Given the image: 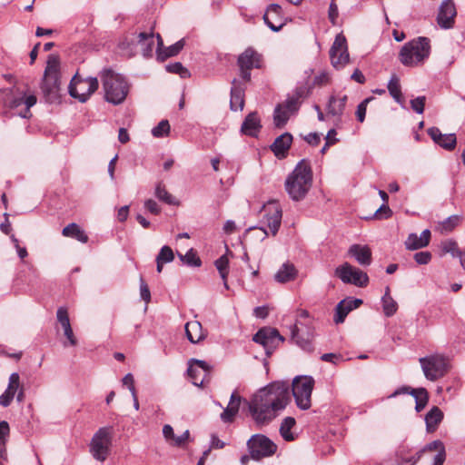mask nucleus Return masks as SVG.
Returning a JSON list of instances; mask_svg holds the SVG:
<instances>
[{"mask_svg": "<svg viewBox=\"0 0 465 465\" xmlns=\"http://www.w3.org/2000/svg\"><path fill=\"white\" fill-rule=\"evenodd\" d=\"M290 401L287 383L274 381L260 389L249 402V411L259 425L272 421L279 411L285 409Z\"/></svg>", "mask_w": 465, "mask_h": 465, "instance_id": "obj_1", "label": "nucleus"}, {"mask_svg": "<svg viewBox=\"0 0 465 465\" xmlns=\"http://www.w3.org/2000/svg\"><path fill=\"white\" fill-rule=\"evenodd\" d=\"M312 170L310 161L301 160L285 180L284 187L292 201L305 198L312 185Z\"/></svg>", "mask_w": 465, "mask_h": 465, "instance_id": "obj_2", "label": "nucleus"}, {"mask_svg": "<svg viewBox=\"0 0 465 465\" xmlns=\"http://www.w3.org/2000/svg\"><path fill=\"white\" fill-rule=\"evenodd\" d=\"M100 78L106 102L114 105L121 104L126 99L130 86L126 79L112 69L105 68L101 71Z\"/></svg>", "mask_w": 465, "mask_h": 465, "instance_id": "obj_3", "label": "nucleus"}, {"mask_svg": "<svg viewBox=\"0 0 465 465\" xmlns=\"http://www.w3.org/2000/svg\"><path fill=\"white\" fill-rule=\"evenodd\" d=\"M430 54V39L419 36L403 45L399 53V60L405 66L414 67L423 64Z\"/></svg>", "mask_w": 465, "mask_h": 465, "instance_id": "obj_4", "label": "nucleus"}, {"mask_svg": "<svg viewBox=\"0 0 465 465\" xmlns=\"http://www.w3.org/2000/svg\"><path fill=\"white\" fill-rule=\"evenodd\" d=\"M60 84V59L56 54H50L41 84V90L46 102L54 103L58 100Z\"/></svg>", "mask_w": 465, "mask_h": 465, "instance_id": "obj_5", "label": "nucleus"}, {"mask_svg": "<svg viewBox=\"0 0 465 465\" xmlns=\"http://www.w3.org/2000/svg\"><path fill=\"white\" fill-rule=\"evenodd\" d=\"M113 439L111 427L100 428L92 437L89 444V451L93 458L104 462L110 454Z\"/></svg>", "mask_w": 465, "mask_h": 465, "instance_id": "obj_6", "label": "nucleus"}, {"mask_svg": "<svg viewBox=\"0 0 465 465\" xmlns=\"http://www.w3.org/2000/svg\"><path fill=\"white\" fill-rule=\"evenodd\" d=\"M314 380L312 376H298L292 381V394L296 405L301 410H308L312 405V392Z\"/></svg>", "mask_w": 465, "mask_h": 465, "instance_id": "obj_7", "label": "nucleus"}, {"mask_svg": "<svg viewBox=\"0 0 465 465\" xmlns=\"http://www.w3.org/2000/svg\"><path fill=\"white\" fill-rule=\"evenodd\" d=\"M99 83L96 77L83 78L76 74L68 86L69 94L80 102H86L98 89Z\"/></svg>", "mask_w": 465, "mask_h": 465, "instance_id": "obj_8", "label": "nucleus"}, {"mask_svg": "<svg viewBox=\"0 0 465 465\" xmlns=\"http://www.w3.org/2000/svg\"><path fill=\"white\" fill-rule=\"evenodd\" d=\"M252 460H261L271 457L277 451V445L263 434H254L247 441Z\"/></svg>", "mask_w": 465, "mask_h": 465, "instance_id": "obj_9", "label": "nucleus"}, {"mask_svg": "<svg viewBox=\"0 0 465 465\" xmlns=\"http://www.w3.org/2000/svg\"><path fill=\"white\" fill-rule=\"evenodd\" d=\"M425 377L430 381H437L447 372L446 359L439 354L420 358L419 360Z\"/></svg>", "mask_w": 465, "mask_h": 465, "instance_id": "obj_10", "label": "nucleus"}, {"mask_svg": "<svg viewBox=\"0 0 465 465\" xmlns=\"http://www.w3.org/2000/svg\"><path fill=\"white\" fill-rule=\"evenodd\" d=\"M237 65L242 79L249 82L251 80V70L262 67V56L254 48L248 47L238 56Z\"/></svg>", "mask_w": 465, "mask_h": 465, "instance_id": "obj_11", "label": "nucleus"}, {"mask_svg": "<svg viewBox=\"0 0 465 465\" xmlns=\"http://www.w3.org/2000/svg\"><path fill=\"white\" fill-rule=\"evenodd\" d=\"M335 276L342 282L353 284L358 287H366L369 283V277L366 272L353 267L349 262H344L335 269Z\"/></svg>", "mask_w": 465, "mask_h": 465, "instance_id": "obj_12", "label": "nucleus"}, {"mask_svg": "<svg viewBox=\"0 0 465 465\" xmlns=\"http://www.w3.org/2000/svg\"><path fill=\"white\" fill-rule=\"evenodd\" d=\"M252 341L261 344L265 350L266 355L269 357L279 344L284 341V338L280 334L277 329L263 327L253 335Z\"/></svg>", "mask_w": 465, "mask_h": 465, "instance_id": "obj_13", "label": "nucleus"}, {"mask_svg": "<svg viewBox=\"0 0 465 465\" xmlns=\"http://www.w3.org/2000/svg\"><path fill=\"white\" fill-rule=\"evenodd\" d=\"M331 62L333 67L339 69L344 67L349 62L347 41L343 35H336L330 50Z\"/></svg>", "mask_w": 465, "mask_h": 465, "instance_id": "obj_14", "label": "nucleus"}, {"mask_svg": "<svg viewBox=\"0 0 465 465\" xmlns=\"http://www.w3.org/2000/svg\"><path fill=\"white\" fill-rule=\"evenodd\" d=\"M262 223L267 225L272 235L278 232L282 217L281 206L276 202H269L262 208Z\"/></svg>", "mask_w": 465, "mask_h": 465, "instance_id": "obj_15", "label": "nucleus"}, {"mask_svg": "<svg viewBox=\"0 0 465 465\" xmlns=\"http://www.w3.org/2000/svg\"><path fill=\"white\" fill-rule=\"evenodd\" d=\"M188 364L187 373L193 384L197 387H202L206 377L210 374V365L206 361L197 359H191Z\"/></svg>", "mask_w": 465, "mask_h": 465, "instance_id": "obj_16", "label": "nucleus"}, {"mask_svg": "<svg viewBox=\"0 0 465 465\" xmlns=\"http://www.w3.org/2000/svg\"><path fill=\"white\" fill-rule=\"evenodd\" d=\"M292 341L305 351H312V339L314 336L313 330L311 327L301 328L298 324H294L291 329Z\"/></svg>", "mask_w": 465, "mask_h": 465, "instance_id": "obj_17", "label": "nucleus"}, {"mask_svg": "<svg viewBox=\"0 0 465 465\" xmlns=\"http://www.w3.org/2000/svg\"><path fill=\"white\" fill-rule=\"evenodd\" d=\"M457 15L456 7L452 0H444L439 7L437 23L442 29H450L454 26Z\"/></svg>", "mask_w": 465, "mask_h": 465, "instance_id": "obj_18", "label": "nucleus"}, {"mask_svg": "<svg viewBox=\"0 0 465 465\" xmlns=\"http://www.w3.org/2000/svg\"><path fill=\"white\" fill-rule=\"evenodd\" d=\"M263 20L266 25L273 32L280 31L285 25L282 9L277 4H272L267 7L263 15Z\"/></svg>", "mask_w": 465, "mask_h": 465, "instance_id": "obj_19", "label": "nucleus"}, {"mask_svg": "<svg viewBox=\"0 0 465 465\" xmlns=\"http://www.w3.org/2000/svg\"><path fill=\"white\" fill-rule=\"evenodd\" d=\"M428 134L440 147L451 151L455 148L457 138L454 134H443L438 127H430L428 129Z\"/></svg>", "mask_w": 465, "mask_h": 465, "instance_id": "obj_20", "label": "nucleus"}, {"mask_svg": "<svg viewBox=\"0 0 465 465\" xmlns=\"http://www.w3.org/2000/svg\"><path fill=\"white\" fill-rule=\"evenodd\" d=\"M292 143V135L290 133H284L274 140L271 150L278 159H283L286 157Z\"/></svg>", "mask_w": 465, "mask_h": 465, "instance_id": "obj_21", "label": "nucleus"}, {"mask_svg": "<svg viewBox=\"0 0 465 465\" xmlns=\"http://www.w3.org/2000/svg\"><path fill=\"white\" fill-rule=\"evenodd\" d=\"M348 253L361 266H368L372 262L371 251L367 245L352 244Z\"/></svg>", "mask_w": 465, "mask_h": 465, "instance_id": "obj_22", "label": "nucleus"}, {"mask_svg": "<svg viewBox=\"0 0 465 465\" xmlns=\"http://www.w3.org/2000/svg\"><path fill=\"white\" fill-rule=\"evenodd\" d=\"M262 129L261 119L256 112L246 115L241 127V132L248 136L257 137Z\"/></svg>", "mask_w": 465, "mask_h": 465, "instance_id": "obj_23", "label": "nucleus"}, {"mask_svg": "<svg viewBox=\"0 0 465 465\" xmlns=\"http://www.w3.org/2000/svg\"><path fill=\"white\" fill-rule=\"evenodd\" d=\"M35 103L36 97L35 95H25L23 94L17 97H14L10 102V105L14 109L25 105L24 109L18 111V114L23 118H29L31 116L30 108L35 105Z\"/></svg>", "mask_w": 465, "mask_h": 465, "instance_id": "obj_24", "label": "nucleus"}, {"mask_svg": "<svg viewBox=\"0 0 465 465\" xmlns=\"http://www.w3.org/2000/svg\"><path fill=\"white\" fill-rule=\"evenodd\" d=\"M157 37V57L158 59L163 61L169 57L175 56L178 54L184 46V40L181 39L175 44L170 45L169 47L163 49V39L159 34L156 35Z\"/></svg>", "mask_w": 465, "mask_h": 465, "instance_id": "obj_25", "label": "nucleus"}, {"mask_svg": "<svg viewBox=\"0 0 465 465\" xmlns=\"http://www.w3.org/2000/svg\"><path fill=\"white\" fill-rule=\"evenodd\" d=\"M430 231L424 230L420 236L416 233H410L405 241V247L407 250H418L429 245L430 241Z\"/></svg>", "mask_w": 465, "mask_h": 465, "instance_id": "obj_26", "label": "nucleus"}, {"mask_svg": "<svg viewBox=\"0 0 465 465\" xmlns=\"http://www.w3.org/2000/svg\"><path fill=\"white\" fill-rule=\"evenodd\" d=\"M231 89L230 106L232 111L242 110L244 105V88L234 79Z\"/></svg>", "mask_w": 465, "mask_h": 465, "instance_id": "obj_27", "label": "nucleus"}, {"mask_svg": "<svg viewBox=\"0 0 465 465\" xmlns=\"http://www.w3.org/2000/svg\"><path fill=\"white\" fill-rule=\"evenodd\" d=\"M443 417L441 410L437 406H433L425 416L426 430L430 433L434 432L442 421Z\"/></svg>", "mask_w": 465, "mask_h": 465, "instance_id": "obj_28", "label": "nucleus"}, {"mask_svg": "<svg viewBox=\"0 0 465 465\" xmlns=\"http://www.w3.org/2000/svg\"><path fill=\"white\" fill-rule=\"evenodd\" d=\"M433 450L438 451V453L433 458V465H443L446 459V451L444 444L441 440H437L430 442L420 453Z\"/></svg>", "mask_w": 465, "mask_h": 465, "instance_id": "obj_29", "label": "nucleus"}, {"mask_svg": "<svg viewBox=\"0 0 465 465\" xmlns=\"http://www.w3.org/2000/svg\"><path fill=\"white\" fill-rule=\"evenodd\" d=\"M185 333L192 343H197L205 338L202 324L197 321L189 322L185 324Z\"/></svg>", "mask_w": 465, "mask_h": 465, "instance_id": "obj_30", "label": "nucleus"}, {"mask_svg": "<svg viewBox=\"0 0 465 465\" xmlns=\"http://www.w3.org/2000/svg\"><path fill=\"white\" fill-rule=\"evenodd\" d=\"M295 266L290 262H285L276 272L274 278L278 282L285 283L293 281L297 276Z\"/></svg>", "mask_w": 465, "mask_h": 465, "instance_id": "obj_31", "label": "nucleus"}, {"mask_svg": "<svg viewBox=\"0 0 465 465\" xmlns=\"http://www.w3.org/2000/svg\"><path fill=\"white\" fill-rule=\"evenodd\" d=\"M347 103V95L341 97L331 96L327 106V114L340 117L343 114Z\"/></svg>", "mask_w": 465, "mask_h": 465, "instance_id": "obj_32", "label": "nucleus"}, {"mask_svg": "<svg viewBox=\"0 0 465 465\" xmlns=\"http://www.w3.org/2000/svg\"><path fill=\"white\" fill-rule=\"evenodd\" d=\"M62 234L65 237L74 238L83 243H86L89 239L85 232L74 223H69L65 226L62 231Z\"/></svg>", "mask_w": 465, "mask_h": 465, "instance_id": "obj_33", "label": "nucleus"}, {"mask_svg": "<svg viewBox=\"0 0 465 465\" xmlns=\"http://www.w3.org/2000/svg\"><path fill=\"white\" fill-rule=\"evenodd\" d=\"M153 33L142 32L138 35V44L141 45L143 54L144 56H151L154 45Z\"/></svg>", "mask_w": 465, "mask_h": 465, "instance_id": "obj_34", "label": "nucleus"}, {"mask_svg": "<svg viewBox=\"0 0 465 465\" xmlns=\"http://www.w3.org/2000/svg\"><path fill=\"white\" fill-rule=\"evenodd\" d=\"M383 312L387 317L394 315L398 310V304L390 294V287H386L381 299Z\"/></svg>", "mask_w": 465, "mask_h": 465, "instance_id": "obj_35", "label": "nucleus"}, {"mask_svg": "<svg viewBox=\"0 0 465 465\" xmlns=\"http://www.w3.org/2000/svg\"><path fill=\"white\" fill-rule=\"evenodd\" d=\"M353 309L351 304H348L347 300L341 301L335 308V315L333 321L336 324L342 323L345 321L346 316Z\"/></svg>", "mask_w": 465, "mask_h": 465, "instance_id": "obj_36", "label": "nucleus"}, {"mask_svg": "<svg viewBox=\"0 0 465 465\" xmlns=\"http://www.w3.org/2000/svg\"><path fill=\"white\" fill-rule=\"evenodd\" d=\"M387 87H388L389 93L392 96V98L397 103L401 104L402 101V94H401L400 80L397 75L393 74L391 77Z\"/></svg>", "mask_w": 465, "mask_h": 465, "instance_id": "obj_37", "label": "nucleus"}, {"mask_svg": "<svg viewBox=\"0 0 465 465\" xmlns=\"http://www.w3.org/2000/svg\"><path fill=\"white\" fill-rule=\"evenodd\" d=\"M291 113L284 109V107L282 104H278L274 109L273 114V120L274 124L277 127H282L285 125V124L288 122Z\"/></svg>", "mask_w": 465, "mask_h": 465, "instance_id": "obj_38", "label": "nucleus"}, {"mask_svg": "<svg viewBox=\"0 0 465 465\" xmlns=\"http://www.w3.org/2000/svg\"><path fill=\"white\" fill-rule=\"evenodd\" d=\"M154 194L160 201L167 204H177L175 198L167 192L164 184L162 182L156 184Z\"/></svg>", "mask_w": 465, "mask_h": 465, "instance_id": "obj_39", "label": "nucleus"}, {"mask_svg": "<svg viewBox=\"0 0 465 465\" xmlns=\"http://www.w3.org/2000/svg\"><path fill=\"white\" fill-rule=\"evenodd\" d=\"M295 425V420L294 418L292 417H286L285 419H283L282 424H281V427H280V433H281V436L285 440H293V436L291 432V430L292 428Z\"/></svg>", "mask_w": 465, "mask_h": 465, "instance_id": "obj_40", "label": "nucleus"}, {"mask_svg": "<svg viewBox=\"0 0 465 465\" xmlns=\"http://www.w3.org/2000/svg\"><path fill=\"white\" fill-rule=\"evenodd\" d=\"M179 258L189 266L200 267L202 265L201 259L193 249H190L185 254L178 253Z\"/></svg>", "mask_w": 465, "mask_h": 465, "instance_id": "obj_41", "label": "nucleus"}, {"mask_svg": "<svg viewBox=\"0 0 465 465\" xmlns=\"http://www.w3.org/2000/svg\"><path fill=\"white\" fill-rule=\"evenodd\" d=\"M228 265H229V261L225 255L221 256L219 259H217L215 261V266H216L222 279L223 280L225 288H228V284H227V281H226V278L228 275Z\"/></svg>", "mask_w": 465, "mask_h": 465, "instance_id": "obj_42", "label": "nucleus"}, {"mask_svg": "<svg viewBox=\"0 0 465 465\" xmlns=\"http://www.w3.org/2000/svg\"><path fill=\"white\" fill-rule=\"evenodd\" d=\"M166 70L169 73L179 74L182 78H187L190 76L188 69L183 67V65L179 62L167 64Z\"/></svg>", "mask_w": 465, "mask_h": 465, "instance_id": "obj_43", "label": "nucleus"}, {"mask_svg": "<svg viewBox=\"0 0 465 465\" xmlns=\"http://www.w3.org/2000/svg\"><path fill=\"white\" fill-rule=\"evenodd\" d=\"M170 132V124L167 120H162L152 130V134L154 137H163Z\"/></svg>", "mask_w": 465, "mask_h": 465, "instance_id": "obj_44", "label": "nucleus"}, {"mask_svg": "<svg viewBox=\"0 0 465 465\" xmlns=\"http://www.w3.org/2000/svg\"><path fill=\"white\" fill-rule=\"evenodd\" d=\"M461 218L459 215H451L445 219L441 223V229L445 232H451L455 227H457L460 222Z\"/></svg>", "mask_w": 465, "mask_h": 465, "instance_id": "obj_45", "label": "nucleus"}, {"mask_svg": "<svg viewBox=\"0 0 465 465\" xmlns=\"http://www.w3.org/2000/svg\"><path fill=\"white\" fill-rule=\"evenodd\" d=\"M174 259V254L173 250L169 246H163L156 257V260L162 262L163 263L171 262Z\"/></svg>", "mask_w": 465, "mask_h": 465, "instance_id": "obj_46", "label": "nucleus"}, {"mask_svg": "<svg viewBox=\"0 0 465 465\" xmlns=\"http://www.w3.org/2000/svg\"><path fill=\"white\" fill-rule=\"evenodd\" d=\"M442 251L446 253H450L453 257H460L461 251L458 247V243L454 241L449 240L442 243Z\"/></svg>", "mask_w": 465, "mask_h": 465, "instance_id": "obj_47", "label": "nucleus"}, {"mask_svg": "<svg viewBox=\"0 0 465 465\" xmlns=\"http://www.w3.org/2000/svg\"><path fill=\"white\" fill-rule=\"evenodd\" d=\"M56 318L63 329L71 326L68 311L65 307H59L57 309Z\"/></svg>", "mask_w": 465, "mask_h": 465, "instance_id": "obj_48", "label": "nucleus"}, {"mask_svg": "<svg viewBox=\"0 0 465 465\" xmlns=\"http://www.w3.org/2000/svg\"><path fill=\"white\" fill-rule=\"evenodd\" d=\"M411 395L415 399V402L428 403L429 393L424 388L411 390Z\"/></svg>", "mask_w": 465, "mask_h": 465, "instance_id": "obj_49", "label": "nucleus"}, {"mask_svg": "<svg viewBox=\"0 0 465 465\" xmlns=\"http://www.w3.org/2000/svg\"><path fill=\"white\" fill-rule=\"evenodd\" d=\"M284 109H287L291 114L296 113L301 104V101H298V98L289 96L284 103L281 104Z\"/></svg>", "mask_w": 465, "mask_h": 465, "instance_id": "obj_50", "label": "nucleus"}, {"mask_svg": "<svg viewBox=\"0 0 465 465\" xmlns=\"http://www.w3.org/2000/svg\"><path fill=\"white\" fill-rule=\"evenodd\" d=\"M371 99V97H368L358 104L356 110V117L359 122L362 123L365 120L367 105Z\"/></svg>", "mask_w": 465, "mask_h": 465, "instance_id": "obj_51", "label": "nucleus"}, {"mask_svg": "<svg viewBox=\"0 0 465 465\" xmlns=\"http://www.w3.org/2000/svg\"><path fill=\"white\" fill-rule=\"evenodd\" d=\"M413 258L419 265H425L431 261L432 255L429 251H422L416 252Z\"/></svg>", "mask_w": 465, "mask_h": 465, "instance_id": "obj_52", "label": "nucleus"}, {"mask_svg": "<svg viewBox=\"0 0 465 465\" xmlns=\"http://www.w3.org/2000/svg\"><path fill=\"white\" fill-rule=\"evenodd\" d=\"M20 385V377L17 372H13L9 377V382L8 386L6 388L7 391L12 392L13 394H15L17 389Z\"/></svg>", "mask_w": 465, "mask_h": 465, "instance_id": "obj_53", "label": "nucleus"}, {"mask_svg": "<svg viewBox=\"0 0 465 465\" xmlns=\"http://www.w3.org/2000/svg\"><path fill=\"white\" fill-rule=\"evenodd\" d=\"M425 101V96H418L417 98L412 99L411 101V109L417 114H422L424 112Z\"/></svg>", "mask_w": 465, "mask_h": 465, "instance_id": "obj_54", "label": "nucleus"}, {"mask_svg": "<svg viewBox=\"0 0 465 465\" xmlns=\"http://www.w3.org/2000/svg\"><path fill=\"white\" fill-rule=\"evenodd\" d=\"M237 413L238 411H236L235 409L227 406L221 413V420L225 423L232 422L234 420V417L236 416Z\"/></svg>", "mask_w": 465, "mask_h": 465, "instance_id": "obj_55", "label": "nucleus"}, {"mask_svg": "<svg viewBox=\"0 0 465 465\" xmlns=\"http://www.w3.org/2000/svg\"><path fill=\"white\" fill-rule=\"evenodd\" d=\"M391 215L392 211L386 203H383L381 206H380V208L377 209V211L374 213V217L377 219H387L390 218Z\"/></svg>", "mask_w": 465, "mask_h": 465, "instance_id": "obj_56", "label": "nucleus"}, {"mask_svg": "<svg viewBox=\"0 0 465 465\" xmlns=\"http://www.w3.org/2000/svg\"><path fill=\"white\" fill-rule=\"evenodd\" d=\"M140 295L141 298L145 302V303H149L151 301V292L146 282L141 278L140 280Z\"/></svg>", "mask_w": 465, "mask_h": 465, "instance_id": "obj_57", "label": "nucleus"}, {"mask_svg": "<svg viewBox=\"0 0 465 465\" xmlns=\"http://www.w3.org/2000/svg\"><path fill=\"white\" fill-rule=\"evenodd\" d=\"M189 437L190 432L188 430H186L181 436H175L173 438V442H171V445L174 447H183L185 444V442L189 440Z\"/></svg>", "mask_w": 465, "mask_h": 465, "instance_id": "obj_58", "label": "nucleus"}, {"mask_svg": "<svg viewBox=\"0 0 465 465\" xmlns=\"http://www.w3.org/2000/svg\"><path fill=\"white\" fill-rule=\"evenodd\" d=\"M330 76L329 74L326 72H322L318 75H316L313 79V84L314 85H325L329 83Z\"/></svg>", "mask_w": 465, "mask_h": 465, "instance_id": "obj_59", "label": "nucleus"}, {"mask_svg": "<svg viewBox=\"0 0 465 465\" xmlns=\"http://www.w3.org/2000/svg\"><path fill=\"white\" fill-rule=\"evenodd\" d=\"M338 15H339L338 6L335 4L334 0H331L330 6H329V19L332 25L336 24Z\"/></svg>", "mask_w": 465, "mask_h": 465, "instance_id": "obj_60", "label": "nucleus"}, {"mask_svg": "<svg viewBox=\"0 0 465 465\" xmlns=\"http://www.w3.org/2000/svg\"><path fill=\"white\" fill-rule=\"evenodd\" d=\"M144 207L153 214H158L161 212L160 207L154 200L148 199L144 202Z\"/></svg>", "mask_w": 465, "mask_h": 465, "instance_id": "obj_61", "label": "nucleus"}, {"mask_svg": "<svg viewBox=\"0 0 465 465\" xmlns=\"http://www.w3.org/2000/svg\"><path fill=\"white\" fill-rule=\"evenodd\" d=\"M163 435L166 441L171 445V442H173V438L175 437L173 427L169 424H165L163 428Z\"/></svg>", "mask_w": 465, "mask_h": 465, "instance_id": "obj_62", "label": "nucleus"}, {"mask_svg": "<svg viewBox=\"0 0 465 465\" xmlns=\"http://www.w3.org/2000/svg\"><path fill=\"white\" fill-rule=\"evenodd\" d=\"M123 384L127 386L129 391H131V393H134L136 391L135 390V387H134V376L133 374L131 373H127L124 378H123Z\"/></svg>", "mask_w": 465, "mask_h": 465, "instance_id": "obj_63", "label": "nucleus"}, {"mask_svg": "<svg viewBox=\"0 0 465 465\" xmlns=\"http://www.w3.org/2000/svg\"><path fill=\"white\" fill-rule=\"evenodd\" d=\"M64 330V336L66 337L67 341H68V344L70 346H75L77 344V340L74 334V331H73V329L71 326L67 327V328H64L63 329Z\"/></svg>", "mask_w": 465, "mask_h": 465, "instance_id": "obj_64", "label": "nucleus"}]
</instances>
